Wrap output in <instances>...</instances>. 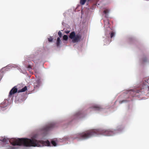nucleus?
<instances>
[{
  "instance_id": "20e7f679",
  "label": "nucleus",
  "mask_w": 149,
  "mask_h": 149,
  "mask_svg": "<svg viewBox=\"0 0 149 149\" xmlns=\"http://www.w3.org/2000/svg\"><path fill=\"white\" fill-rule=\"evenodd\" d=\"M27 90V87L26 86H25L24 88H22L21 90H19L17 91V88H15V87H13L12 89L10 91L9 93V95L10 96L12 95L13 94L16 93L17 92L18 93L24 92L25 91H26Z\"/></svg>"
},
{
  "instance_id": "a211bd4d",
  "label": "nucleus",
  "mask_w": 149,
  "mask_h": 149,
  "mask_svg": "<svg viewBox=\"0 0 149 149\" xmlns=\"http://www.w3.org/2000/svg\"><path fill=\"white\" fill-rule=\"evenodd\" d=\"M70 31H65V32L66 33L68 34L69 33Z\"/></svg>"
},
{
  "instance_id": "4468645a",
  "label": "nucleus",
  "mask_w": 149,
  "mask_h": 149,
  "mask_svg": "<svg viewBox=\"0 0 149 149\" xmlns=\"http://www.w3.org/2000/svg\"><path fill=\"white\" fill-rule=\"evenodd\" d=\"M109 12V10L108 9H106L103 11V13L105 14H106L108 13Z\"/></svg>"
},
{
  "instance_id": "7ed1b4c3",
  "label": "nucleus",
  "mask_w": 149,
  "mask_h": 149,
  "mask_svg": "<svg viewBox=\"0 0 149 149\" xmlns=\"http://www.w3.org/2000/svg\"><path fill=\"white\" fill-rule=\"evenodd\" d=\"M69 37L72 40L73 43H77L80 41L81 36L79 34H76L75 32L73 31L70 34Z\"/></svg>"
},
{
  "instance_id": "4be33fe9",
  "label": "nucleus",
  "mask_w": 149,
  "mask_h": 149,
  "mask_svg": "<svg viewBox=\"0 0 149 149\" xmlns=\"http://www.w3.org/2000/svg\"><path fill=\"white\" fill-rule=\"evenodd\" d=\"M14 149L13 148V147H12L11 148V149Z\"/></svg>"
},
{
  "instance_id": "6ab92c4d",
  "label": "nucleus",
  "mask_w": 149,
  "mask_h": 149,
  "mask_svg": "<svg viewBox=\"0 0 149 149\" xmlns=\"http://www.w3.org/2000/svg\"><path fill=\"white\" fill-rule=\"evenodd\" d=\"M27 68H31V66L30 65H28Z\"/></svg>"
},
{
  "instance_id": "f03ea898",
  "label": "nucleus",
  "mask_w": 149,
  "mask_h": 149,
  "mask_svg": "<svg viewBox=\"0 0 149 149\" xmlns=\"http://www.w3.org/2000/svg\"><path fill=\"white\" fill-rule=\"evenodd\" d=\"M115 130H101L93 129L86 131L77 134V138L81 139H86L97 134H102L105 136H110L113 135Z\"/></svg>"
},
{
  "instance_id": "423d86ee",
  "label": "nucleus",
  "mask_w": 149,
  "mask_h": 149,
  "mask_svg": "<svg viewBox=\"0 0 149 149\" xmlns=\"http://www.w3.org/2000/svg\"><path fill=\"white\" fill-rule=\"evenodd\" d=\"M31 60L34 63L36 62L37 60V57L34 56L33 55L31 56Z\"/></svg>"
},
{
  "instance_id": "aec40b11",
  "label": "nucleus",
  "mask_w": 149,
  "mask_h": 149,
  "mask_svg": "<svg viewBox=\"0 0 149 149\" xmlns=\"http://www.w3.org/2000/svg\"><path fill=\"white\" fill-rule=\"evenodd\" d=\"M148 83L149 82V79L147 80Z\"/></svg>"
},
{
  "instance_id": "dca6fc26",
  "label": "nucleus",
  "mask_w": 149,
  "mask_h": 149,
  "mask_svg": "<svg viewBox=\"0 0 149 149\" xmlns=\"http://www.w3.org/2000/svg\"><path fill=\"white\" fill-rule=\"evenodd\" d=\"M58 34L59 36V38L61 37L62 36V33H61L60 32V31H59L58 32Z\"/></svg>"
},
{
  "instance_id": "9b49d317",
  "label": "nucleus",
  "mask_w": 149,
  "mask_h": 149,
  "mask_svg": "<svg viewBox=\"0 0 149 149\" xmlns=\"http://www.w3.org/2000/svg\"><path fill=\"white\" fill-rule=\"evenodd\" d=\"M52 144L54 146H56V143L54 141H52L51 142Z\"/></svg>"
},
{
  "instance_id": "2eb2a0df",
  "label": "nucleus",
  "mask_w": 149,
  "mask_h": 149,
  "mask_svg": "<svg viewBox=\"0 0 149 149\" xmlns=\"http://www.w3.org/2000/svg\"><path fill=\"white\" fill-rule=\"evenodd\" d=\"M127 100H121V101H120L119 102V103L120 104H122L124 102H127Z\"/></svg>"
},
{
  "instance_id": "0eeeda50",
  "label": "nucleus",
  "mask_w": 149,
  "mask_h": 149,
  "mask_svg": "<svg viewBox=\"0 0 149 149\" xmlns=\"http://www.w3.org/2000/svg\"><path fill=\"white\" fill-rule=\"evenodd\" d=\"M61 40L59 37H58L57 39L56 45L57 47H58L60 45Z\"/></svg>"
},
{
  "instance_id": "5701e85b",
  "label": "nucleus",
  "mask_w": 149,
  "mask_h": 149,
  "mask_svg": "<svg viewBox=\"0 0 149 149\" xmlns=\"http://www.w3.org/2000/svg\"><path fill=\"white\" fill-rule=\"evenodd\" d=\"M38 84V86H39V84Z\"/></svg>"
},
{
  "instance_id": "f3484780",
  "label": "nucleus",
  "mask_w": 149,
  "mask_h": 149,
  "mask_svg": "<svg viewBox=\"0 0 149 149\" xmlns=\"http://www.w3.org/2000/svg\"><path fill=\"white\" fill-rule=\"evenodd\" d=\"M114 32H112L111 33L110 35L111 38H112L114 35Z\"/></svg>"
},
{
  "instance_id": "ddd939ff",
  "label": "nucleus",
  "mask_w": 149,
  "mask_h": 149,
  "mask_svg": "<svg viewBox=\"0 0 149 149\" xmlns=\"http://www.w3.org/2000/svg\"><path fill=\"white\" fill-rule=\"evenodd\" d=\"M94 108L95 110H100V108L98 106H95L94 107Z\"/></svg>"
},
{
  "instance_id": "6e6552de",
  "label": "nucleus",
  "mask_w": 149,
  "mask_h": 149,
  "mask_svg": "<svg viewBox=\"0 0 149 149\" xmlns=\"http://www.w3.org/2000/svg\"><path fill=\"white\" fill-rule=\"evenodd\" d=\"M86 0H80V4L82 5H84L85 3Z\"/></svg>"
},
{
  "instance_id": "9d476101",
  "label": "nucleus",
  "mask_w": 149,
  "mask_h": 149,
  "mask_svg": "<svg viewBox=\"0 0 149 149\" xmlns=\"http://www.w3.org/2000/svg\"><path fill=\"white\" fill-rule=\"evenodd\" d=\"M147 59L146 57H144L142 58V61L143 63H144L146 62H147Z\"/></svg>"
},
{
  "instance_id": "f257e3e1",
  "label": "nucleus",
  "mask_w": 149,
  "mask_h": 149,
  "mask_svg": "<svg viewBox=\"0 0 149 149\" xmlns=\"http://www.w3.org/2000/svg\"><path fill=\"white\" fill-rule=\"evenodd\" d=\"M1 141L6 143L10 142L13 146L23 145L26 147H40L43 146H50V143L48 140L46 141H38L34 138L31 139H13L10 141L9 139L4 138Z\"/></svg>"
},
{
  "instance_id": "412c9836",
  "label": "nucleus",
  "mask_w": 149,
  "mask_h": 149,
  "mask_svg": "<svg viewBox=\"0 0 149 149\" xmlns=\"http://www.w3.org/2000/svg\"><path fill=\"white\" fill-rule=\"evenodd\" d=\"M34 86H37V85H35V83H34Z\"/></svg>"
},
{
  "instance_id": "39448f33",
  "label": "nucleus",
  "mask_w": 149,
  "mask_h": 149,
  "mask_svg": "<svg viewBox=\"0 0 149 149\" xmlns=\"http://www.w3.org/2000/svg\"><path fill=\"white\" fill-rule=\"evenodd\" d=\"M55 125V124L54 123L49 124L43 128V130L44 132H47L54 127Z\"/></svg>"
},
{
  "instance_id": "1a4fd4ad",
  "label": "nucleus",
  "mask_w": 149,
  "mask_h": 149,
  "mask_svg": "<svg viewBox=\"0 0 149 149\" xmlns=\"http://www.w3.org/2000/svg\"><path fill=\"white\" fill-rule=\"evenodd\" d=\"M63 40H67L68 39V37L67 35H64L63 36Z\"/></svg>"
},
{
  "instance_id": "f8f14e48",
  "label": "nucleus",
  "mask_w": 149,
  "mask_h": 149,
  "mask_svg": "<svg viewBox=\"0 0 149 149\" xmlns=\"http://www.w3.org/2000/svg\"><path fill=\"white\" fill-rule=\"evenodd\" d=\"M48 40L50 42H52L53 40V39L52 37H50L49 38H48Z\"/></svg>"
}]
</instances>
